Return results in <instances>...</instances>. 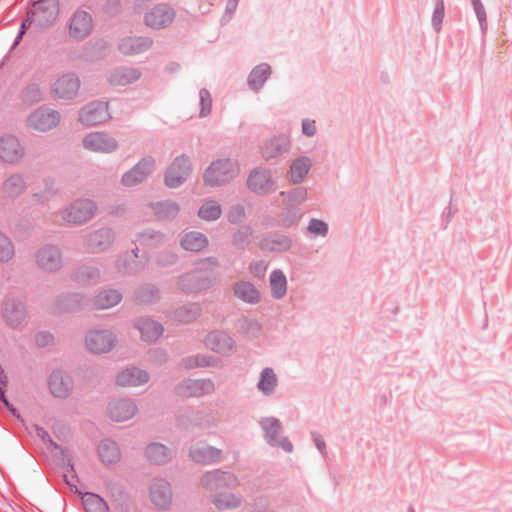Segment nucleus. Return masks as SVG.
<instances>
[{
    "label": "nucleus",
    "instance_id": "nucleus-33",
    "mask_svg": "<svg viewBox=\"0 0 512 512\" xmlns=\"http://www.w3.org/2000/svg\"><path fill=\"white\" fill-rule=\"evenodd\" d=\"M198 214L204 220H215L221 215V208L215 202L209 201L199 209Z\"/></svg>",
    "mask_w": 512,
    "mask_h": 512
},
{
    "label": "nucleus",
    "instance_id": "nucleus-11",
    "mask_svg": "<svg viewBox=\"0 0 512 512\" xmlns=\"http://www.w3.org/2000/svg\"><path fill=\"white\" fill-rule=\"evenodd\" d=\"M24 155V149L17 138L3 136L0 138V158L6 162L14 163Z\"/></svg>",
    "mask_w": 512,
    "mask_h": 512
},
{
    "label": "nucleus",
    "instance_id": "nucleus-59",
    "mask_svg": "<svg viewBox=\"0 0 512 512\" xmlns=\"http://www.w3.org/2000/svg\"><path fill=\"white\" fill-rule=\"evenodd\" d=\"M322 448H326V444L323 440H322Z\"/></svg>",
    "mask_w": 512,
    "mask_h": 512
},
{
    "label": "nucleus",
    "instance_id": "nucleus-43",
    "mask_svg": "<svg viewBox=\"0 0 512 512\" xmlns=\"http://www.w3.org/2000/svg\"><path fill=\"white\" fill-rule=\"evenodd\" d=\"M199 96H200V103H201L200 115L202 117H204V116L208 115L211 111L212 99H211L210 93L205 89L200 91Z\"/></svg>",
    "mask_w": 512,
    "mask_h": 512
},
{
    "label": "nucleus",
    "instance_id": "nucleus-42",
    "mask_svg": "<svg viewBox=\"0 0 512 512\" xmlns=\"http://www.w3.org/2000/svg\"><path fill=\"white\" fill-rule=\"evenodd\" d=\"M13 255V246L9 239L4 236L0 235V260H8Z\"/></svg>",
    "mask_w": 512,
    "mask_h": 512
},
{
    "label": "nucleus",
    "instance_id": "nucleus-58",
    "mask_svg": "<svg viewBox=\"0 0 512 512\" xmlns=\"http://www.w3.org/2000/svg\"><path fill=\"white\" fill-rule=\"evenodd\" d=\"M220 478H221V479H217V481H219L220 483H223V481H224V475H220Z\"/></svg>",
    "mask_w": 512,
    "mask_h": 512
},
{
    "label": "nucleus",
    "instance_id": "nucleus-27",
    "mask_svg": "<svg viewBox=\"0 0 512 512\" xmlns=\"http://www.w3.org/2000/svg\"><path fill=\"white\" fill-rule=\"evenodd\" d=\"M121 300V295L115 290H108L99 293L95 300L94 305L97 309H108L117 305Z\"/></svg>",
    "mask_w": 512,
    "mask_h": 512
},
{
    "label": "nucleus",
    "instance_id": "nucleus-48",
    "mask_svg": "<svg viewBox=\"0 0 512 512\" xmlns=\"http://www.w3.org/2000/svg\"><path fill=\"white\" fill-rule=\"evenodd\" d=\"M252 272L257 276H262L266 270V267L262 264H255L251 266Z\"/></svg>",
    "mask_w": 512,
    "mask_h": 512
},
{
    "label": "nucleus",
    "instance_id": "nucleus-54",
    "mask_svg": "<svg viewBox=\"0 0 512 512\" xmlns=\"http://www.w3.org/2000/svg\"><path fill=\"white\" fill-rule=\"evenodd\" d=\"M195 313L192 315H189L187 317L179 316L182 321H190L192 318H194Z\"/></svg>",
    "mask_w": 512,
    "mask_h": 512
},
{
    "label": "nucleus",
    "instance_id": "nucleus-21",
    "mask_svg": "<svg viewBox=\"0 0 512 512\" xmlns=\"http://www.w3.org/2000/svg\"><path fill=\"white\" fill-rule=\"evenodd\" d=\"M151 45V41L147 38H126L122 40L119 49L123 54L132 55L145 51Z\"/></svg>",
    "mask_w": 512,
    "mask_h": 512
},
{
    "label": "nucleus",
    "instance_id": "nucleus-51",
    "mask_svg": "<svg viewBox=\"0 0 512 512\" xmlns=\"http://www.w3.org/2000/svg\"><path fill=\"white\" fill-rule=\"evenodd\" d=\"M207 364H208V363H207L204 359H200V360H199L198 358H196V359L194 360V363H193V364H189L188 366H189V367H196V366H205V365H207Z\"/></svg>",
    "mask_w": 512,
    "mask_h": 512
},
{
    "label": "nucleus",
    "instance_id": "nucleus-1",
    "mask_svg": "<svg viewBox=\"0 0 512 512\" xmlns=\"http://www.w3.org/2000/svg\"><path fill=\"white\" fill-rule=\"evenodd\" d=\"M238 165L229 160L213 162L205 173V182L210 186L221 185L237 175Z\"/></svg>",
    "mask_w": 512,
    "mask_h": 512
},
{
    "label": "nucleus",
    "instance_id": "nucleus-61",
    "mask_svg": "<svg viewBox=\"0 0 512 512\" xmlns=\"http://www.w3.org/2000/svg\"><path fill=\"white\" fill-rule=\"evenodd\" d=\"M42 434H44V431L43 430H40L39 431V435L42 436Z\"/></svg>",
    "mask_w": 512,
    "mask_h": 512
},
{
    "label": "nucleus",
    "instance_id": "nucleus-16",
    "mask_svg": "<svg viewBox=\"0 0 512 512\" xmlns=\"http://www.w3.org/2000/svg\"><path fill=\"white\" fill-rule=\"evenodd\" d=\"M49 388L54 396L66 397L71 391L70 379L60 372H54L50 376Z\"/></svg>",
    "mask_w": 512,
    "mask_h": 512
},
{
    "label": "nucleus",
    "instance_id": "nucleus-38",
    "mask_svg": "<svg viewBox=\"0 0 512 512\" xmlns=\"http://www.w3.org/2000/svg\"><path fill=\"white\" fill-rule=\"evenodd\" d=\"M217 450H193L190 457L197 463H209L218 457Z\"/></svg>",
    "mask_w": 512,
    "mask_h": 512
},
{
    "label": "nucleus",
    "instance_id": "nucleus-46",
    "mask_svg": "<svg viewBox=\"0 0 512 512\" xmlns=\"http://www.w3.org/2000/svg\"><path fill=\"white\" fill-rule=\"evenodd\" d=\"M302 132L307 136H313L317 132L316 122L314 120H304L302 123Z\"/></svg>",
    "mask_w": 512,
    "mask_h": 512
},
{
    "label": "nucleus",
    "instance_id": "nucleus-28",
    "mask_svg": "<svg viewBox=\"0 0 512 512\" xmlns=\"http://www.w3.org/2000/svg\"><path fill=\"white\" fill-rule=\"evenodd\" d=\"M277 385V376L273 369L265 368L258 381V389L266 395L271 394Z\"/></svg>",
    "mask_w": 512,
    "mask_h": 512
},
{
    "label": "nucleus",
    "instance_id": "nucleus-9",
    "mask_svg": "<svg viewBox=\"0 0 512 512\" xmlns=\"http://www.w3.org/2000/svg\"><path fill=\"white\" fill-rule=\"evenodd\" d=\"M83 146L92 152L109 153L116 149V141L100 132L90 133L83 139Z\"/></svg>",
    "mask_w": 512,
    "mask_h": 512
},
{
    "label": "nucleus",
    "instance_id": "nucleus-34",
    "mask_svg": "<svg viewBox=\"0 0 512 512\" xmlns=\"http://www.w3.org/2000/svg\"><path fill=\"white\" fill-rule=\"evenodd\" d=\"M207 344L212 349L223 352L226 348H231V339L223 334H212L207 338Z\"/></svg>",
    "mask_w": 512,
    "mask_h": 512
},
{
    "label": "nucleus",
    "instance_id": "nucleus-55",
    "mask_svg": "<svg viewBox=\"0 0 512 512\" xmlns=\"http://www.w3.org/2000/svg\"><path fill=\"white\" fill-rule=\"evenodd\" d=\"M5 380V375L4 373L0 370V384L3 383Z\"/></svg>",
    "mask_w": 512,
    "mask_h": 512
},
{
    "label": "nucleus",
    "instance_id": "nucleus-39",
    "mask_svg": "<svg viewBox=\"0 0 512 512\" xmlns=\"http://www.w3.org/2000/svg\"><path fill=\"white\" fill-rule=\"evenodd\" d=\"M261 425L265 430L267 437L271 439L276 438L281 431L279 421L272 417L263 419Z\"/></svg>",
    "mask_w": 512,
    "mask_h": 512
},
{
    "label": "nucleus",
    "instance_id": "nucleus-41",
    "mask_svg": "<svg viewBox=\"0 0 512 512\" xmlns=\"http://www.w3.org/2000/svg\"><path fill=\"white\" fill-rule=\"evenodd\" d=\"M477 16L481 30L484 32L487 29V15L481 0H470Z\"/></svg>",
    "mask_w": 512,
    "mask_h": 512
},
{
    "label": "nucleus",
    "instance_id": "nucleus-32",
    "mask_svg": "<svg viewBox=\"0 0 512 512\" xmlns=\"http://www.w3.org/2000/svg\"><path fill=\"white\" fill-rule=\"evenodd\" d=\"M269 74L270 67L267 64L258 65L256 68L253 69L249 76L250 86L255 90L259 89L266 81Z\"/></svg>",
    "mask_w": 512,
    "mask_h": 512
},
{
    "label": "nucleus",
    "instance_id": "nucleus-22",
    "mask_svg": "<svg viewBox=\"0 0 512 512\" xmlns=\"http://www.w3.org/2000/svg\"><path fill=\"white\" fill-rule=\"evenodd\" d=\"M140 73L136 69L121 68L115 70L109 77V82L114 86H124L136 81Z\"/></svg>",
    "mask_w": 512,
    "mask_h": 512
},
{
    "label": "nucleus",
    "instance_id": "nucleus-10",
    "mask_svg": "<svg viewBox=\"0 0 512 512\" xmlns=\"http://www.w3.org/2000/svg\"><path fill=\"white\" fill-rule=\"evenodd\" d=\"M154 160L145 158L136 164L130 171L122 177V183L125 186H134L141 183L153 170Z\"/></svg>",
    "mask_w": 512,
    "mask_h": 512
},
{
    "label": "nucleus",
    "instance_id": "nucleus-6",
    "mask_svg": "<svg viewBox=\"0 0 512 512\" xmlns=\"http://www.w3.org/2000/svg\"><path fill=\"white\" fill-rule=\"evenodd\" d=\"M69 35L74 39H84L93 30V20L89 13L77 11L69 21Z\"/></svg>",
    "mask_w": 512,
    "mask_h": 512
},
{
    "label": "nucleus",
    "instance_id": "nucleus-7",
    "mask_svg": "<svg viewBox=\"0 0 512 512\" xmlns=\"http://www.w3.org/2000/svg\"><path fill=\"white\" fill-rule=\"evenodd\" d=\"M96 207L90 200H78L65 212L64 219L72 223H82L89 220L95 213Z\"/></svg>",
    "mask_w": 512,
    "mask_h": 512
},
{
    "label": "nucleus",
    "instance_id": "nucleus-40",
    "mask_svg": "<svg viewBox=\"0 0 512 512\" xmlns=\"http://www.w3.org/2000/svg\"><path fill=\"white\" fill-rule=\"evenodd\" d=\"M24 187V181L22 177L18 175L10 177L5 182V190L11 195H16L20 193L24 189Z\"/></svg>",
    "mask_w": 512,
    "mask_h": 512
},
{
    "label": "nucleus",
    "instance_id": "nucleus-26",
    "mask_svg": "<svg viewBox=\"0 0 512 512\" xmlns=\"http://www.w3.org/2000/svg\"><path fill=\"white\" fill-rule=\"evenodd\" d=\"M207 244L208 240L206 236L198 232L187 233L181 241L182 247L189 251H200L205 248Z\"/></svg>",
    "mask_w": 512,
    "mask_h": 512
},
{
    "label": "nucleus",
    "instance_id": "nucleus-5",
    "mask_svg": "<svg viewBox=\"0 0 512 512\" xmlns=\"http://www.w3.org/2000/svg\"><path fill=\"white\" fill-rule=\"evenodd\" d=\"M110 118L108 104L104 102H93L85 106L79 115L81 123L85 125H97Z\"/></svg>",
    "mask_w": 512,
    "mask_h": 512
},
{
    "label": "nucleus",
    "instance_id": "nucleus-25",
    "mask_svg": "<svg viewBox=\"0 0 512 512\" xmlns=\"http://www.w3.org/2000/svg\"><path fill=\"white\" fill-rule=\"evenodd\" d=\"M151 499L156 506L165 508L170 503L171 499L169 485L166 482L154 485L151 488Z\"/></svg>",
    "mask_w": 512,
    "mask_h": 512
},
{
    "label": "nucleus",
    "instance_id": "nucleus-60",
    "mask_svg": "<svg viewBox=\"0 0 512 512\" xmlns=\"http://www.w3.org/2000/svg\"><path fill=\"white\" fill-rule=\"evenodd\" d=\"M201 287L200 286H194L192 287V289H200Z\"/></svg>",
    "mask_w": 512,
    "mask_h": 512
},
{
    "label": "nucleus",
    "instance_id": "nucleus-52",
    "mask_svg": "<svg viewBox=\"0 0 512 512\" xmlns=\"http://www.w3.org/2000/svg\"><path fill=\"white\" fill-rule=\"evenodd\" d=\"M328 233V224L322 221V237L326 236Z\"/></svg>",
    "mask_w": 512,
    "mask_h": 512
},
{
    "label": "nucleus",
    "instance_id": "nucleus-36",
    "mask_svg": "<svg viewBox=\"0 0 512 512\" xmlns=\"http://www.w3.org/2000/svg\"><path fill=\"white\" fill-rule=\"evenodd\" d=\"M111 238L112 235L109 230L97 231L90 235L89 245L93 248H102L110 243Z\"/></svg>",
    "mask_w": 512,
    "mask_h": 512
},
{
    "label": "nucleus",
    "instance_id": "nucleus-49",
    "mask_svg": "<svg viewBox=\"0 0 512 512\" xmlns=\"http://www.w3.org/2000/svg\"><path fill=\"white\" fill-rule=\"evenodd\" d=\"M308 230H309V231H311V232H313V233H315V234L319 233V232H320V221H318V220H313V221L310 223V225H309V227H308Z\"/></svg>",
    "mask_w": 512,
    "mask_h": 512
},
{
    "label": "nucleus",
    "instance_id": "nucleus-47",
    "mask_svg": "<svg viewBox=\"0 0 512 512\" xmlns=\"http://www.w3.org/2000/svg\"><path fill=\"white\" fill-rule=\"evenodd\" d=\"M244 216V210L241 207H236L232 209L229 213V218L232 222L240 221Z\"/></svg>",
    "mask_w": 512,
    "mask_h": 512
},
{
    "label": "nucleus",
    "instance_id": "nucleus-15",
    "mask_svg": "<svg viewBox=\"0 0 512 512\" xmlns=\"http://www.w3.org/2000/svg\"><path fill=\"white\" fill-rule=\"evenodd\" d=\"M147 381V373L137 368L126 369L117 376V383L121 386H139Z\"/></svg>",
    "mask_w": 512,
    "mask_h": 512
},
{
    "label": "nucleus",
    "instance_id": "nucleus-14",
    "mask_svg": "<svg viewBox=\"0 0 512 512\" xmlns=\"http://www.w3.org/2000/svg\"><path fill=\"white\" fill-rule=\"evenodd\" d=\"M137 408L129 400H117L109 404L108 415L113 421L121 422L131 419Z\"/></svg>",
    "mask_w": 512,
    "mask_h": 512
},
{
    "label": "nucleus",
    "instance_id": "nucleus-8",
    "mask_svg": "<svg viewBox=\"0 0 512 512\" xmlns=\"http://www.w3.org/2000/svg\"><path fill=\"white\" fill-rule=\"evenodd\" d=\"M115 339L109 331H92L85 338L87 349L93 353H105L112 349Z\"/></svg>",
    "mask_w": 512,
    "mask_h": 512
},
{
    "label": "nucleus",
    "instance_id": "nucleus-3",
    "mask_svg": "<svg viewBox=\"0 0 512 512\" xmlns=\"http://www.w3.org/2000/svg\"><path fill=\"white\" fill-rule=\"evenodd\" d=\"M189 159L180 156L177 157L168 167L165 174V183L168 187L176 188L184 183L190 173Z\"/></svg>",
    "mask_w": 512,
    "mask_h": 512
},
{
    "label": "nucleus",
    "instance_id": "nucleus-20",
    "mask_svg": "<svg viewBox=\"0 0 512 512\" xmlns=\"http://www.w3.org/2000/svg\"><path fill=\"white\" fill-rule=\"evenodd\" d=\"M39 265L47 270H53L60 265L59 251L55 247H46L39 251L37 255Z\"/></svg>",
    "mask_w": 512,
    "mask_h": 512
},
{
    "label": "nucleus",
    "instance_id": "nucleus-23",
    "mask_svg": "<svg viewBox=\"0 0 512 512\" xmlns=\"http://www.w3.org/2000/svg\"><path fill=\"white\" fill-rule=\"evenodd\" d=\"M234 294L237 298L248 303H257L260 300L258 290L248 282L236 283L234 286Z\"/></svg>",
    "mask_w": 512,
    "mask_h": 512
},
{
    "label": "nucleus",
    "instance_id": "nucleus-2",
    "mask_svg": "<svg viewBox=\"0 0 512 512\" xmlns=\"http://www.w3.org/2000/svg\"><path fill=\"white\" fill-rule=\"evenodd\" d=\"M80 88V79L74 73H65L58 77L51 86V94L57 99L74 98Z\"/></svg>",
    "mask_w": 512,
    "mask_h": 512
},
{
    "label": "nucleus",
    "instance_id": "nucleus-35",
    "mask_svg": "<svg viewBox=\"0 0 512 512\" xmlns=\"http://www.w3.org/2000/svg\"><path fill=\"white\" fill-rule=\"evenodd\" d=\"M445 15L444 0H435V7L432 14V26L439 33L442 29V23Z\"/></svg>",
    "mask_w": 512,
    "mask_h": 512
},
{
    "label": "nucleus",
    "instance_id": "nucleus-37",
    "mask_svg": "<svg viewBox=\"0 0 512 512\" xmlns=\"http://www.w3.org/2000/svg\"><path fill=\"white\" fill-rule=\"evenodd\" d=\"M214 503L219 509H229V508L236 507L239 504V499L236 498L231 493L223 492V493H220L214 499Z\"/></svg>",
    "mask_w": 512,
    "mask_h": 512
},
{
    "label": "nucleus",
    "instance_id": "nucleus-50",
    "mask_svg": "<svg viewBox=\"0 0 512 512\" xmlns=\"http://www.w3.org/2000/svg\"><path fill=\"white\" fill-rule=\"evenodd\" d=\"M0 400L4 403V405H5L7 408H9V409H10V411H12L13 413L15 412V411H14V409H13V408H11V406H10V404H9L8 400L6 399V397H5V393H4V391H3V389H2V388H0Z\"/></svg>",
    "mask_w": 512,
    "mask_h": 512
},
{
    "label": "nucleus",
    "instance_id": "nucleus-44",
    "mask_svg": "<svg viewBox=\"0 0 512 512\" xmlns=\"http://www.w3.org/2000/svg\"><path fill=\"white\" fill-rule=\"evenodd\" d=\"M99 457L104 464H113L118 461L120 454L118 450H101Z\"/></svg>",
    "mask_w": 512,
    "mask_h": 512
},
{
    "label": "nucleus",
    "instance_id": "nucleus-4",
    "mask_svg": "<svg viewBox=\"0 0 512 512\" xmlns=\"http://www.w3.org/2000/svg\"><path fill=\"white\" fill-rule=\"evenodd\" d=\"M59 114L48 108L35 110L27 119L30 128L37 131H47L55 127L59 122Z\"/></svg>",
    "mask_w": 512,
    "mask_h": 512
},
{
    "label": "nucleus",
    "instance_id": "nucleus-18",
    "mask_svg": "<svg viewBox=\"0 0 512 512\" xmlns=\"http://www.w3.org/2000/svg\"><path fill=\"white\" fill-rule=\"evenodd\" d=\"M248 187L254 192H266L271 186V176L267 171L255 170L248 180Z\"/></svg>",
    "mask_w": 512,
    "mask_h": 512
},
{
    "label": "nucleus",
    "instance_id": "nucleus-45",
    "mask_svg": "<svg viewBox=\"0 0 512 512\" xmlns=\"http://www.w3.org/2000/svg\"><path fill=\"white\" fill-rule=\"evenodd\" d=\"M290 240L286 237H280L278 240H273L272 245L268 246L270 250L283 251L290 247Z\"/></svg>",
    "mask_w": 512,
    "mask_h": 512
},
{
    "label": "nucleus",
    "instance_id": "nucleus-24",
    "mask_svg": "<svg viewBox=\"0 0 512 512\" xmlns=\"http://www.w3.org/2000/svg\"><path fill=\"white\" fill-rule=\"evenodd\" d=\"M138 329L142 338L147 342L157 340L162 334V327L150 319H141L138 322Z\"/></svg>",
    "mask_w": 512,
    "mask_h": 512
},
{
    "label": "nucleus",
    "instance_id": "nucleus-53",
    "mask_svg": "<svg viewBox=\"0 0 512 512\" xmlns=\"http://www.w3.org/2000/svg\"><path fill=\"white\" fill-rule=\"evenodd\" d=\"M212 478L214 479V478H215V476H211V475H209V476H207V477L205 478V483H206V485L212 486V482H213V481H212Z\"/></svg>",
    "mask_w": 512,
    "mask_h": 512
},
{
    "label": "nucleus",
    "instance_id": "nucleus-31",
    "mask_svg": "<svg viewBox=\"0 0 512 512\" xmlns=\"http://www.w3.org/2000/svg\"><path fill=\"white\" fill-rule=\"evenodd\" d=\"M270 286L274 297L281 298L285 295L287 290V281L281 271L275 270L272 272L270 276Z\"/></svg>",
    "mask_w": 512,
    "mask_h": 512
},
{
    "label": "nucleus",
    "instance_id": "nucleus-19",
    "mask_svg": "<svg viewBox=\"0 0 512 512\" xmlns=\"http://www.w3.org/2000/svg\"><path fill=\"white\" fill-rule=\"evenodd\" d=\"M289 139L286 136H279L267 141L262 147V155L269 159L278 156L287 150Z\"/></svg>",
    "mask_w": 512,
    "mask_h": 512
},
{
    "label": "nucleus",
    "instance_id": "nucleus-17",
    "mask_svg": "<svg viewBox=\"0 0 512 512\" xmlns=\"http://www.w3.org/2000/svg\"><path fill=\"white\" fill-rule=\"evenodd\" d=\"M42 6H43V1L41 0L40 2H37L34 4V9L32 11V16L31 18L28 17L27 19H25L21 25V30L19 32V35H18V39L16 41V44H18L19 42V39L23 36V34L25 33V30L30 27L32 21H33V18H36V20L38 22H42L43 20L45 21H52L56 18V15H57V9L55 6H53L52 10L49 12V15L48 17H45L43 14H44V11H42Z\"/></svg>",
    "mask_w": 512,
    "mask_h": 512
},
{
    "label": "nucleus",
    "instance_id": "nucleus-29",
    "mask_svg": "<svg viewBox=\"0 0 512 512\" xmlns=\"http://www.w3.org/2000/svg\"><path fill=\"white\" fill-rule=\"evenodd\" d=\"M310 161L308 158H299L295 160L289 171L290 178L293 182L297 183L304 179L310 169Z\"/></svg>",
    "mask_w": 512,
    "mask_h": 512
},
{
    "label": "nucleus",
    "instance_id": "nucleus-56",
    "mask_svg": "<svg viewBox=\"0 0 512 512\" xmlns=\"http://www.w3.org/2000/svg\"><path fill=\"white\" fill-rule=\"evenodd\" d=\"M407 512H416L414 507L412 505H410L408 508H407Z\"/></svg>",
    "mask_w": 512,
    "mask_h": 512
},
{
    "label": "nucleus",
    "instance_id": "nucleus-30",
    "mask_svg": "<svg viewBox=\"0 0 512 512\" xmlns=\"http://www.w3.org/2000/svg\"><path fill=\"white\" fill-rule=\"evenodd\" d=\"M82 501L86 512H109L108 506L98 495L86 493Z\"/></svg>",
    "mask_w": 512,
    "mask_h": 512
},
{
    "label": "nucleus",
    "instance_id": "nucleus-57",
    "mask_svg": "<svg viewBox=\"0 0 512 512\" xmlns=\"http://www.w3.org/2000/svg\"><path fill=\"white\" fill-rule=\"evenodd\" d=\"M280 444H281L284 448H285L286 446H291V444H290V443H286V440H285L284 442H281Z\"/></svg>",
    "mask_w": 512,
    "mask_h": 512
},
{
    "label": "nucleus",
    "instance_id": "nucleus-12",
    "mask_svg": "<svg viewBox=\"0 0 512 512\" xmlns=\"http://www.w3.org/2000/svg\"><path fill=\"white\" fill-rule=\"evenodd\" d=\"M173 17V11L169 7L161 5L146 14L145 23L152 28L160 29L169 25Z\"/></svg>",
    "mask_w": 512,
    "mask_h": 512
},
{
    "label": "nucleus",
    "instance_id": "nucleus-13",
    "mask_svg": "<svg viewBox=\"0 0 512 512\" xmlns=\"http://www.w3.org/2000/svg\"><path fill=\"white\" fill-rule=\"evenodd\" d=\"M214 385L210 380H188L177 388L182 397L201 396L212 392Z\"/></svg>",
    "mask_w": 512,
    "mask_h": 512
}]
</instances>
